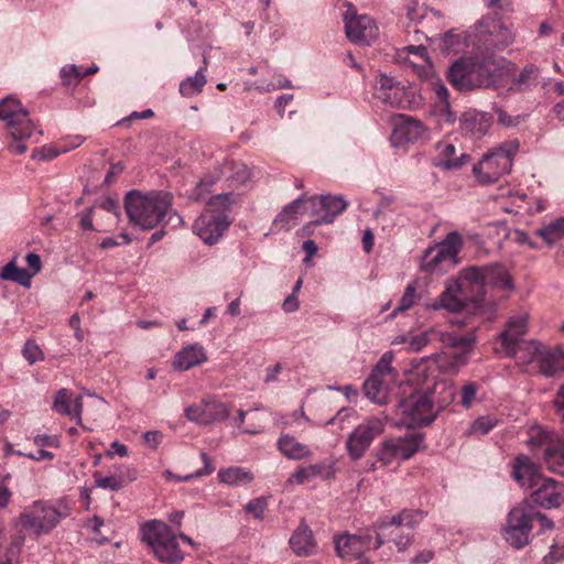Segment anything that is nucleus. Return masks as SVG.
I'll use <instances>...</instances> for the list:
<instances>
[{
  "mask_svg": "<svg viewBox=\"0 0 564 564\" xmlns=\"http://www.w3.org/2000/svg\"><path fill=\"white\" fill-rule=\"evenodd\" d=\"M488 286L503 291L514 289L509 272L501 264L469 267L460 271L458 279L448 281L444 292L432 307L458 313L471 305L475 311L482 313Z\"/></svg>",
  "mask_w": 564,
  "mask_h": 564,
  "instance_id": "1",
  "label": "nucleus"
},
{
  "mask_svg": "<svg viewBox=\"0 0 564 564\" xmlns=\"http://www.w3.org/2000/svg\"><path fill=\"white\" fill-rule=\"evenodd\" d=\"M514 68V64L505 57L479 52L473 57L453 63L447 78L460 91L499 89L505 87L506 79L512 75Z\"/></svg>",
  "mask_w": 564,
  "mask_h": 564,
  "instance_id": "2",
  "label": "nucleus"
},
{
  "mask_svg": "<svg viewBox=\"0 0 564 564\" xmlns=\"http://www.w3.org/2000/svg\"><path fill=\"white\" fill-rule=\"evenodd\" d=\"M173 196L169 192L142 194L130 191L124 197V208L130 221L142 229H152L164 220L174 226L182 224V218L172 210Z\"/></svg>",
  "mask_w": 564,
  "mask_h": 564,
  "instance_id": "3",
  "label": "nucleus"
},
{
  "mask_svg": "<svg viewBox=\"0 0 564 564\" xmlns=\"http://www.w3.org/2000/svg\"><path fill=\"white\" fill-rule=\"evenodd\" d=\"M510 15L492 10L474 25L471 36L478 52H502L516 42V30L508 21Z\"/></svg>",
  "mask_w": 564,
  "mask_h": 564,
  "instance_id": "4",
  "label": "nucleus"
},
{
  "mask_svg": "<svg viewBox=\"0 0 564 564\" xmlns=\"http://www.w3.org/2000/svg\"><path fill=\"white\" fill-rule=\"evenodd\" d=\"M142 541L152 550L154 556L165 564H180L184 555L180 550L171 528L160 521L151 520L141 527Z\"/></svg>",
  "mask_w": 564,
  "mask_h": 564,
  "instance_id": "5",
  "label": "nucleus"
},
{
  "mask_svg": "<svg viewBox=\"0 0 564 564\" xmlns=\"http://www.w3.org/2000/svg\"><path fill=\"white\" fill-rule=\"evenodd\" d=\"M519 147L517 139L508 140L485 154L473 169L478 181L482 184H491L510 173L513 156L519 151Z\"/></svg>",
  "mask_w": 564,
  "mask_h": 564,
  "instance_id": "6",
  "label": "nucleus"
},
{
  "mask_svg": "<svg viewBox=\"0 0 564 564\" xmlns=\"http://www.w3.org/2000/svg\"><path fill=\"white\" fill-rule=\"evenodd\" d=\"M68 513L65 505L57 506L50 501L37 500L25 508L19 519L23 529L40 536L50 533Z\"/></svg>",
  "mask_w": 564,
  "mask_h": 564,
  "instance_id": "7",
  "label": "nucleus"
},
{
  "mask_svg": "<svg viewBox=\"0 0 564 564\" xmlns=\"http://www.w3.org/2000/svg\"><path fill=\"white\" fill-rule=\"evenodd\" d=\"M421 516L419 511L403 510L377 525V542L373 547H379L384 542H393L399 551H404L411 543L409 533L404 528L412 529Z\"/></svg>",
  "mask_w": 564,
  "mask_h": 564,
  "instance_id": "8",
  "label": "nucleus"
},
{
  "mask_svg": "<svg viewBox=\"0 0 564 564\" xmlns=\"http://www.w3.org/2000/svg\"><path fill=\"white\" fill-rule=\"evenodd\" d=\"M431 392L432 390H414L399 401L402 424L406 426L430 424L435 419L436 411Z\"/></svg>",
  "mask_w": 564,
  "mask_h": 564,
  "instance_id": "9",
  "label": "nucleus"
},
{
  "mask_svg": "<svg viewBox=\"0 0 564 564\" xmlns=\"http://www.w3.org/2000/svg\"><path fill=\"white\" fill-rule=\"evenodd\" d=\"M534 508L522 502L512 508L508 514L507 523L502 530L503 539L514 549H522L530 543Z\"/></svg>",
  "mask_w": 564,
  "mask_h": 564,
  "instance_id": "10",
  "label": "nucleus"
},
{
  "mask_svg": "<svg viewBox=\"0 0 564 564\" xmlns=\"http://www.w3.org/2000/svg\"><path fill=\"white\" fill-rule=\"evenodd\" d=\"M0 120L7 122L13 140L29 139L33 134L34 127L28 111L12 97L0 99Z\"/></svg>",
  "mask_w": 564,
  "mask_h": 564,
  "instance_id": "11",
  "label": "nucleus"
},
{
  "mask_svg": "<svg viewBox=\"0 0 564 564\" xmlns=\"http://www.w3.org/2000/svg\"><path fill=\"white\" fill-rule=\"evenodd\" d=\"M424 437L419 433H409L403 437H390L381 443L378 458L384 465L395 459H409L423 447Z\"/></svg>",
  "mask_w": 564,
  "mask_h": 564,
  "instance_id": "12",
  "label": "nucleus"
},
{
  "mask_svg": "<svg viewBox=\"0 0 564 564\" xmlns=\"http://www.w3.org/2000/svg\"><path fill=\"white\" fill-rule=\"evenodd\" d=\"M312 206V215L315 219L303 227L306 235H311L315 226L332 224L348 206L343 196L321 195L307 198Z\"/></svg>",
  "mask_w": 564,
  "mask_h": 564,
  "instance_id": "13",
  "label": "nucleus"
},
{
  "mask_svg": "<svg viewBox=\"0 0 564 564\" xmlns=\"http://www.w3.org/2000/svg\"><path fill=\"white\" fill-rule=\"evenodd\" d=\"M347 7L348 10L344 14V22L348 40L356 44L369 45L379 34L376 22L366 14L357 15L352 11L350 3Z\"/></svg>",
  "mask_w": 564,
  "mask_h": 564,
  "instance_id": "14",
  "label": "nucleus"
},
{
  "mask_svg": "<svg viewBox=\"0 0 564 564\" xmlns=\"http://www.w3.org/2000/svg\"><path fill=\"white\" fill-rule=\"evenodd\" d=\"M383 433V424L378 419L359 424L348 436L346 448L351 459H360L372 441Z\"/></svg>",
  "mask_w": 564,
  "mask_h": 564,
  "instance_id": "15",
  "label": "nucleus"
},
{
  "mask_svg": "<svg viewBox=\"0 0 564 564\" xmlns=\"http://www.w3.org/2000/svg\"><path fill=\"white\" fill-rule=\"evenodd\" d=\"M228 415V406L215 397L204 398L199 403L192 404L185 409V416L189 421L203 425L225 420Z\"/></svg>",
  "mask_w": 564,
  "mask_h": 564,
  "instance_id": "16",
  "label": "nucleus"
},
{
  "mask_svg": "<svg viewBox=\"0 0 564 564\" xmlns=\"http://www.w3.org/2000/svg\"><path fill=\"white\" fill-rule=\"evenodd\" d=\"M392 124L393 129L390 140L395 148L416 142L425 132L422 121L402 113L395 115L392 118Z\"/></svg>",
  "mask_w": 564,
  "mask_h": 564,
  "instance_id": "17",
  "label": "nucleus"
},
{
  "mask_svg": "<svg viewBox=\"0 0 564 564\" xmlns=\"http://www.w3.org/2000/svg\"><path fill=\"white\" fill-rule=\"evenodd\" d=\"M230 221L223 214L203 213L194 223L193 231L205 243L215 245L228 229Z\"/></svg>",
  "mask_w": 564,
  "mask_h": 564,
  "instance_id": "18",
  "label": "nucleus"
},
{
  "mask_svg": "<svg viewBox=\"0 0 564 564\" xmlns=\"http://www.w3.org/2000/svg\"><path fill=\"white\" fill-rule=\"evenodd\" d=\"M527 330V314L510 317L506 329L499 335V345L495 347V350L500 354H514L517 344H519L520 340H524L523 336Z\"/></svg>",
  "mask_w": 564,
  "mask_h": 564,
  "instance_id": "19",
  "label": "nucleus"
},
{
  "mask_svg": "<svg viewBox=\"0 0 564 564\" xmlns=\"http://www.w3.org/2000/svg\"><path fill=\"white\" fill-rule=\"evenodd\" d=\"M377 97L392 108H405L409 104V91L394 78L381 74L377 80Z\"/></svg>",
  "mask_w": 564,
  "mask_h": 564,
  "instance_id": "20",
  "label": "nucleus"
},
{
  "mask_svg": "<svg viewBox=\"0 0 564 564\" xmlns=\"http://www.w3.org/2000/svg\"><path fill=\"white\" fill-rule=\"evenodd\" d=\"M394 355L386 351L372 368L362 388H390L397 381L398 372L392 367Z\"/></svg>",
  "mask_w": 564,
  "mask_h": 564,
  "instance_id": "21",
  "label": "nucleus"
},
{
  "mask_svg": "<svg viewBox=\"0 0 564 564\" xmlns=\"http://www.w3.org/2000/svg\"><path fill=\"white\" fill-rule=\"evenodd\" d=\"M334 544L337 555L347 561L359 558L373 547L371 538L347 533L335 536Z\"/></svg>",
  "mask_w": 564,
  "mask_h": 564,
  "instance_id": "22",
  "label": "nucleus"
},
{
  "mask_svg": "<svg viewBox=\"0 0 564 564\" xmlns=\"http://www.w3.org/2000/svg\"><path fill=\"white\" fill-rule=\"evenodd\" d=\"M534 488L533 500L543 508H556L564 502V482L543 477Z\"/></svg>",
  "mask_w": 564,
  "mask_h": 564,
  "instance_id": "23",
  "label": "nucleus"
},
{
  "mask_svg": "<svg viewBox=\"0 0 564 564\" xmlns=\"http://www.w3.org/2000/svg\"><path fill=\"white\" fill-rule=\"evenodd\" d=\"M293 553L300 557H308L317 552V541L307 523L302 520L289 539Z\"/></svg>",
  "mask_w": 564,
  "mask_h": 564,
  "instance_id": "24",
  "label": "nucleus"
},
{
  "mask_svg": "<svg viewBox=\"0 0 564 564\" xmlns=\"http://www.w3.org/2000/svg\"><path fill=\"white\" fill-rule=\"evenodd\" d=\"M512 476L521 487L527 488H534L543 478L538 466L525 455L516 457Z\"/></svg>",
  "mask_w": 564,
  "mask_h": 564,
  "instance_id": "25",
  "label": "nucleus"
},
{
  "mask_svg": "<svg viewBox=\"0 0 564 564\" xmlns=\"http://www.w3.org/2000/svg\"><path fill=\"white\" fill-rule=\"evenodd\" d=\"M447 343L452 351L446 354L451 366L458 368L466 364L471 351L475 338L471 335H448Z\"/></svg>",
  "mask_w": 564,
  "mask_h": 564,
  "instance_id": "26",
  "label": "nucleus"
},
{
  "mask_svg": "<svg viewBox=\"0 0 564 564\" xmlns=\"http://www.w3.org/2000/svg\"><path fill=\"white\" fill-rule=\"evenodd\" d=\"M82 397L72 395L68 390H58L53 409L62 414L75 419L78 423L82 421Z\"/></svg>",
  "mask_w": 564,
  "mask_h": 564,
  "instance_id": "27",
  "label": "nucleus"
},
{
  "mask_svg": "<svg viewBox=\"0 0 564 564\" xmlns=\"http://www.w3.org/2000/svg\"><path fill=\"white\" fill-rule=\"evenodd\" d=\"M206 351L203 346L192 344L180 350L173 360V367L177 370H188L206 360Z\"/></svg>",
  "mask_w": 564,
  "mask_h": 564,
  "instance_id": "28",
  "label": "nucleus"
},
{
  "mask_svg": "<svg viewBox=\"0 0 564 564\" xmlns=\"http://www.w3.org/2000/svg\"><path fill=\"white\" fill-rule=\"evenodd\" d=\"M539 372L545 377H553L564 370V350L560 347L543 349L538 360Z\"/></svg>",
  "mask_w": 564,
  "mask_h": 564,
  "instance_id": "29",
  "label": "nucleus"
},
{
  "mask_svg": "<svg viewBox=\"0 0 564 564\" xmlns=\"http://www.w3.org/2000/svg\"><path fill=\"white\" fill-rule=\"evenodd\" d=\"M437 152L438 161L435 164L446 170L459 169L470 159L466 153H462L457 156L456 148L452 143L445 141L437 143Z\"/></svg>",
  "mask_w": 564,
  "mask_h": 564,
  "instance_id": "30",
  "label": "nucleus"
},
{
  "mask_svg": "<svg viewBox=\"0 0 564 564\" xmlns=\"http://www.w3.org/2000/svg\"><path fill=\"white\" fill-rule=\"evenodd\" d=\"M280 452L289 459L301 460L311 456L307 445L299 442L294 436L282 435L278 441Z\"/></svg>",
  "mask_w": 564,
  "mask_h": 564,
  "instance_id": "31",
  "label": "nucleus"
},
{
  "mask_svg": "<svg viewBox=\"0 0 564 564\" xmlns=\"http://www.w3.org/2000/svg\"><path fill=\"white\" fill-rule=\"evenodd\" d=\"M540 68L535 64H527L512 80L509 90L523 93L536 86Z\"/></svg>",
  "mask_w": 564,
  "mask_h": 564,
  "instance_id": "32",
  "label": "nucleus"
},
{
  "mask_svg": "<svg viewBox=\"0 0 564 564\" xmlns=\"http://www.w3.org/2000/svg\"><path fill=\"white\" fill-rule=\"evenodd\" d=\"M218 479L220 482L228 486H242L250 484L253 480V475L243 467L231 466L219 469Z\"/></svg>",
  "mask_w": 564,
  "mask_h": 564,
  "instance_id": "33",
  "label": "nucleus"
},
{
  "mask_svg": "<svg viewBox=\"0 0 564 564\" xmlns=\"http://www.w3.org/2000/svg\"><path fill=\"white\" fill-rule=\"evenodd\" d=\"M543 349L538 341L534 340H520L516 346L514 354H503L507 357L516 358L519 362L529 364L533 360L538 362L539 355Z\"/></svg>",
  "mask_w": 564,
  "mask_h": 564,
  "instance_id": "34",
  "label": "nucleus"
},
{
  "mask_svg": "<svg viewBox=\"0 0 564 564\" xmlns=\"http://www.w3.org/2000/svg\"><path fill=\"white\" fill-rule=\"evenodd\" d=\"M207 68V61L204 56V66L195 73L194 76H189L180 84V93L184 97H192L202 91L206 84V77L204 72Z\"/></svg>",
  "mask_w": 564,
  "mask_h": 564,
  "instance_id": "35",
  "label": "nucleus"
},
{
  "mask_svg": "<svg viewBox=\"0 0 564 564\" xmlns=\"http://www.w3.org/2000/svg\"><path fill=\"white\" fill-rule=\"evenodd\" d=\"M463 240L458 232L452 231L446 235L437 247L447 256V265L454 267L457 263V256L462 249Z\"/></svg>",
  "mask_w": 564,
  "mask_h": 564,
  "instance_id": "36",
  "label": "nucleus"
},
{
  "mask_svg": "<svg viewBox=\"0 0 564 564\" xmlns=\"http://www.w3.org/2000/svg\"><path fill=\"white\" fill-rule=\"evenodd\" d=\"M535 235L543 239L546 245H554L564 238V217L552 220L547 225L536 229Z\"/></svg>",
  "mask_w": 564,
  "mask_h": 564,
  "instance_id": "37",
  "label": "nucleus"
},
{
  "mask_svg": "<svg viewBox=\"0 0 564 564\" xmlns=\"http://www.w3.org/2000/svg\"><path fill=\"white\" fill-rule=\"evenodd\" d=\"M467 41L465 33H455L454 31L446 32L440 40V50L446 54H458L464 52Z\"/></svg>",
  "mask_w": 564,
  "mask_h": 564,
  "instance_id": "38",
  "label": "nucleus"
},
{
  "mask_svg": "<svg viewBox=\"0 0 564 564\" xmlns=\"http://www.w3.org/2000/svg\"><path fill=\"white\" fill-rule=\"evenodd\" d=\"M491 127V120L487 113H466L464 116V128L475 137L485 135Z\"/></svg>",
  "mask_w": 564,
  "mask_h": 564,
  "instance_id": "39",
  "label": "nucleus"
},
{
  "mask_svg": "<svg viewBox=\"0 0 564 564\" xmlns=\"http://www.w3.org/2000/svg\"><path fill=\"white\" fill-rule=\"evenodd\" d=\"M544 459L552 473L564 476V440L556 446L547 447L544 453Z\"/></svg>",
  "mask_w": 564,
  "mask_h": 564,
  "instance_id": "40",
  "label": "nucleus"
},
{
  "mask_svg": "<svg viewBox=\"0 0 564 564\" xmlns=\"http://www.w3.org/2000/svg\"><path fill=\"white\" fill-rule=\"evenodd\" d=\"M17 257L7 263L0 271V279L4 281L18 282L21 285H29L32 274L26 269L18 268L15 264Z\"/></svg>",
  "mask_w": 564,
  "mask_h": 564,
  "instance_id": "41",
  "label": "nucleus"
},
{
  "mask_svg": "<svg viewBox=\"0 0 564 564\" xmlns=\"http://www.w3.org/2000/svg\"><path fill=\"white\" fill-rule=\"evenodd\" d=\"M232 203V195L229 193H223L212 196L207 200L208 209L206 210V213L223 214L228 217V213L230 212Z\"/></svg>",
  "mask_w": 564,
  "mask_h": 564,
  "instance_id": "42",
  "label": "nucleus"
},
{
  "mask_svg": "<svg viewBox=\"0 0 564 564\" xmlns=\"http://www.w3.org/2000/svg\"><path fill=\"white\" fill-rule=\"evenodd\" d=\"M324 467L322 465H310L297 468L294 473H292L286 480L289 485H302L314 477L322 474Z\"/></svg>",
  "mask_w": 564,
  "mask_h": 564,
  "instance_id": "43",
  "label": "nucleus"
},
{
  "mask_svg": "<svg viewBox=\"0 0 564 564\" xmlns=\"http://www.w3.org/2000/svg\"><path fill=\"white\" fill-rule=\"evenodd\" d=\"M437 246L429 248L422 259V268L427 271H435L440 265H447V256H445Z\"/></svg>",
  "mask_w": 564,
  "mask_h": 564,
  "instance_id": "44",
  "label": "nucleus"
},
{
  "mask_svg": "<svg viewBox=\"0 0 564 564\" xmlns=\"http://www.w3.org/2000/svg\"><path fill=\"white\" fill-rule=\"evenodd\" d=\"M437 246L429 248L422 259V268L427 271H435L440 265H447V256H445Z\"/></svg>",
  "mask_w": 564,
  "mask_h": 564,
  "instance_id": "45",
  "label": "nucleus"
},
{
  "mask_svg": "<svg viewBox=\"0 0 564 564\" xmlns=\"http://www.w3.org/2000/svg\"><path fill=\"white\" fill-rule=\"evenodd\" d=\"M434 93H435L436 98L440 101V105H438L440 113L445 118V120L447 122H454L455 116L451 111V105H449V100H448V90H447L446 86L442 83H436L434 85Z\"/></svg>",
  "mask_w": 564,
  "mask_h": 564,
  "instance_id": "46",
  "label": "nucleus"
},
{
  "mask_svg": "<svg viewBox=\"0 0 564 564\" xmlns=\"http://www.w3.org/2000/svg\"><path fill=\"white\" fill-rule=\"evenodd\" d=\"M305 202V195L294 199L290 204H288L281 213L276 216L275 223H282L284 225H289V223L296 218V215L300 214L303 203Z\"/></svg>",
  "mask_w": 564,
  "mask_h": 564,
  "instance_id": "47",
  "label": "nucleus"
},
{
  "mask_svg": "<svg viewBox=\"0 0 564 564\" xmlns=\"http://www.w3.org/2000/svg\"><path fill=\"white\" fill-rule=\"evenodd\" d=\"M200 457L204 462V467L198 469L195 474L186 475V476H174L170 470L165 471V476L167 479H175L177 481H187L194 477H202L206 475H210L214 471V465L212 459L208 457L207 453L202 452Z\"/></svg>",
  "mask_w": 564,
  "mask_h": 564,
  "instance_id": "48",
  "label": "nucleus"
},
{
  "mask_svg": "<svg viewBox=\"0 0 564 564\" xmlns=\"http://www.w3.org/2000/svg\"><path fill=\"white\" fill-rule=\"evenodd\" d=\"M65 153V149H61L58 144H46L32 151L31 158L39 161H50Z\"/></svg>",
  "mask_w": 564,
  "mask_h": 564,
  "instance_id": "49",
  "label": "nucleus"
},
{
  "mask_svg": "<svg viewBox=\"0 0 564 564\" xmlns=\"http://www.w3.org/2000/svg\"><path fill=\"white\" fill-rule=\"evenodd\" d=\"M22 356L30 365L44 360V352L33 339L25 341L22 348Z\"/></svg>",
  "mask_w": 564,
  "mask_h": 564,
  "instance_id": "50",
  "label": "nucleus"
},
{
  "mask_svg": "<svg viewBox=\"0 0 564 564\" xmlns=\"http://www.w3.org/2000/svg\"><path fill=\"white\" fill-rule=\"evenodd\" d=\"M550 440V433L540 425H533L529 429L528 445L532 448L541 447Z\"/></svg>",
  "mask_w": 564,
  "mask_h": 564,
  "instance_id": "51",
  "label": "nucleus"
},
{
  "mask_svg": "<svg viewBox=\"0 0 564 564\" xmlns=\"http://www.w3.org/2000/svg\"><path fill=\"white\" fill-rule=\"evenodd\" d=\"M292 84L290 82V79H288L286 77L282 76V75H279L276 77V80L275 83H268V84H262V85H256L254 83H247L246 84V89H258L260 91H271V90H276V89H283V88H292Z\"/></svg>",
  "mask_w": 564,
  "mask_h": 564,
  "instance_id": "52",
  "label": "nucleus"
},
{
  "mask_svg": "<svg viewBox=\"0 0 564 564\" xmlns=\"http://www.w3.org/2000/svg\"><path fill=\"white\" fill-rule=\"evenodd\" d=\"M497 424V421L490 416H481L474 421V423L469 427V435L474 434H480L485 435L487 434L492 427H495Z\"/></svg>",
  "mask_w": 564,
  "mask_h": 564,
  "instance_id": "53",
  "label": "nucleus"
},
{
  "mask_svg": "<svg viewBox=\"0 0 564 564\" xmlns=\"http://www.w3.org/2000/svg\"><path fill=\"white\" fill-rule=\"evenodd\" d=\"M94 477L97 488L110 489L112 491H117L122 488V481L113 475L102 477L99 471H96Z\"/></svg>",
  "mask_w": 564,
  "mask_h": 564,
  "instance_id": "54",
  "label": "nucleus"
},
{
  "mask_svg": "<svg viewBox=\"0 0 564 564\" xmlns=\"http://www.w3.org/2000/svg\"><path fill=\"white\" fill-rule=\"evenodd\" d=\"M494 111L497 116L498 123L506 128L518 127L524 120V116H521V115L511 116L507 111H505L503 109H501L499 107H495Z\"/></svg>",
  "mask_w": 564,
  "mask_h": 564,
  "instance_id": "55",
  "label": "nucleus"
},
{
  "mask_svg": "<svg viewBox=\"0 0 564 564\" xmlns=\"http://www.w3.org/2000/svg\"><path fill=\"white\" fill-rule=\"evenodd\" d=\"M414 300H415V286L413 284H409L405 288L404 294L402 295L399 305L392 312V315L395 316L397 313L411 308L414 304Z\"/></svg>",
  "mask_w": 564,
  "mask_h": 564,
  "instance_id": "56",
  "label": "nucleus"
},
{
  "mask_svg": "<svg viewBox=\"0 0 564 564\" xmlns=\"http://www.w3.org/2000/svg\"><path fill=\"white\" fill-rule=\"evenodd\" d=\"M267 505L265 498H256L247 503L246 511L252 514L256 519H262Z\"/></svg>",
  "mask_w": 564,
  "mask_h": 564,
  "instance_id": "57",
  "label": "nucleus"
},
{
  "mask_svg": "<svg viewBox=\"0 0 564 564\" xmlns=\"http://www.w3.org/2000/svg\"><path fill=\"white\" fill-rule=\"evenodd\" d=\"M433 332H423L410 338L409 348L410 350L417 352L422 350L430 341V336Z\"/></svg>",
  "mask_w": 564,
  "mask_h": 564,
  "instance_id": "58",
  "label": "nucleus"
},
{
  "mask_svg": "<svg viewBox=\"0 0 564 564\" xmlns=\"http://www.w3.org/2000/svg\"><path fill=\"white\" fill-rule=\"evenodd\" d=\"M80 77V72L76 65H66L61 69V78L65 85H70L73 79H78Z\"/></svg>",
  "mask_w": 564,
  "mask_h": 564,
  "instance_id": "59",
  "label": "nucleus"
},
{
  "mask_svg": "<svg viewBox=\"0 0 564 564\" xmlns=\"http://www.w3.org/2000/svg\"><path fill=\"white\" fill-rule=\"evenodd\" d=\"M366 398L377 404H386L389 401V390H364Z\"/></svg>",
  "mask_w": 564,
  "mask_h": 564,
  "instance_id": "60",
  "label": "nucleus"
},
{
  "mask_svg": "<svg viewBox=\"0 0 564 564\" xmlns=\"http://www.w3.org/2000/svg\"><path fill=\"white\" fill-rule=\"evenodd\" d=\"M564 558V547L553 544L550 552L543 557V564H555Z\"/></svg>",
  "mask_w": 564,
  "mask_h": 564,
  "instance_id": "61",
  "label": "nucleus"
},
{
  "mask_svg": "<svg viewBox=\"0 0 564 564\" xmlns=\"http://www.w3.org/2000/svg\"><path fill=\"white\" fill-rule=\"evenodd\" d=\"M393 204V196H382L378 203L377 208L373 212L375 217L379 219L380 217L384 216L388 210H391Z\"/></svg>",
  "mask_w": 564,
  "mask_h": 564,
  "instance_id": "62",
  "label": "nucleus"
},
{
  "mask_svg": "<svg viewBox=\"0 0 564 564\" xmlns=\"http://www.w3.org/2000/svg\"><path fill=\"white\" fill-rule=\"evenodd\" d=\"M25 261L30 270L29 273L32 274V276H34L41 271V258L36 253H28L25 257Z\"/></svg>",
  "mask_w": 564,
  "mask_h": 564,
  "instance_id": "63",
  "label": "nucleus"
},
{
  "mask_svg": "<svg viewBox=\"0 0 564 564\" xmlns=\"http://www.w3.org/2000/svg\"><path fill=\"white\" fill-rule=\"evenodd\" d=\"M215 183L213 177L202 178L194 189V196L196 199L203 198L204 194L209 191V187Z\"/></svg>",
  "mask_w": 564,
  "mask_h": 564,
  "instance_id": "64",
  "label": "nucleus"
}]
</instances>
